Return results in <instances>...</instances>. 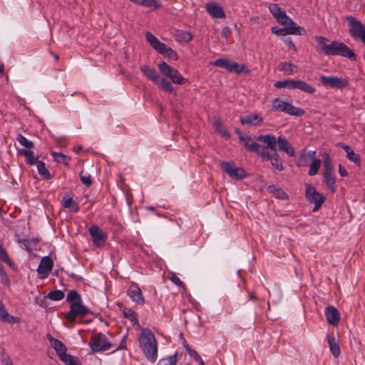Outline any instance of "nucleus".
<instances>
[{"instance_id": "nucleus-1", "label": "nucleus", "mask_w": 365, "mask_h": 365, "mask_svg": "<svg viewBox=\"0 0 365 365\" xmlns=\"http://www.w3.org/2000/svg\"><path fill=\"white\" fill-rule=\"evenodd\" d=\"M66 301L70 304V310L65 315V318L70 322H74L77 317L92 314V312L83 305L81 294L76 290L70 291L66 296Z\"/></svg>"}, {"instance_id": "nucleus-2", "label": "nucleus", "mask_w": 365, "mask_h": 365, "mask_svg": "<svg viewBox=\"0 0 365 365\" xmlns=\"http://www.w3.org/2000/svg\"><path fill=\"white\" fill-rule=\"evenodd\" d=\"M138 340L145 358L151 363L155 362L158 357V347L153 333L148 329H143Z\"/></svg>"}, {"instance_id": "nucleus-3", "label": "nucleus", "mask_w": 365, "mask_h": 365, "mask_svg": "<svg viewBox=\"0 0 365 365\" xmlns=\"http://www.w3.org/2000/svg\"><path fill=\"white\" fill-rule=\"evenodd\" d=\"M256 140L264 144H267L271 150L268 160L270 161L272 165L278 171H282L284 169L283 160L278 154L276 148L277 140L275 136L272 135H261L256 137Z\"/></svg>"}, {"instance_id": "nucleus-4", "label": "nucleus", "mask_w": 365, "mask_h": 365, "mask_svg": "<svg viewBox=\"0 0 365 365\" xmlns=\"http://www.w3.org/2000/svg\"><path fill=\"white\" fill-rule=\"evenodd\" d=\"M324 182L331 192L336 191L335 177L334 175V168L329 155L327 153L324 155Z\"/></svg>"}, {"instance_id": "nucleus-5", "label": "nucleus", "mask_w": 365, "mask_h": 365, "mask_svg": "<svg viewBox=\"0 0 365 365\" xmlns=\"http://www.w3.org/2000/svg\"><path fill=\"white\" fill-rule=\"evenodd\" d=\"M349 32L355 39L359 38L365 44V25L352 16H346Z\"/></svg>"}, {"instance_id": "nucleus-6", "label": "nucleus", "mask_w": 365, "mask_h": 365, "mask_svg": "<svg viewBox=\"0 0 365 365\" xmlns=\"http://www.w3.org/2000/svg\"><path fill=\"white\" fill-rule=\"evenodd\" d=\"M327 56H341L348 58L351 61H356V56L354 51L344 43L339 41H334L330 43V48Z\"/></svg>"}, {"instance_id": "nucleus-7", "label": "nucleus", "mask_w": 365, "mask_h": 365, "mask_svg": "<svg viewBox=\"0 0 365 365\" xmlns=\"http://www.w3.org/2000/svg\"><path fill=\"white\" fill-rule=\"evenodd\" d=\"M161 73L169 78L173 83L184 85L187 80L182 76L180 72L175 68L169 66L166 62L163 61L158 64Z\"/></svg>"}, {"instance_id": "nucleus-8", "label": "nucleus", "mask_w": 365, "mask_h": 365, "mask_svg": "<svg viewBox=\"0 0 365 365\" xmlns=\"http://www.w3.org/2000/svg\"><path fill=\"white\" fill-rule=\"evenodd\" d=\"M273 109L275 110L282 111L287 114L302 116L305 113V111L297 107H294L289 103L282 101L279 98H275L272 103Z\"/></svg>"}, {"instance_id": "nucleus-9", "label": "nucleus", "mask_w": 365, "mask_h": 365, "mask_svg": "<svg viewBox=\"0 0 365 365\" xmlns=\"http://www.w3.org/2000/svg\"><path fill=\"white\" fill-rule=\"evenodd\" d=\"M89 346L93 352H98L107 351L113 345L103 334L98 333L91 337Z\"/></svg>"}, {"instance_id": "nucleus-10", "label": "nucleus", "mask_w": 365, "mask_h": 365, "mask_svg": "<svg viewBox=\"0 0 365 365\" xmlns=\"http://www.w3.org/2000/svg\"><path fill=\"white\" fill-rule=\"evenodd\" d=\"M306 198L314 204V212L317 211L325 200V197L309 184H306Z\"/></svg>"}, {"instance_id": "nucleus-11", "label": "nucleus", "mask_w": 365, "mask_h": 365, "mask_svg": "<svg viewBox=\"0 0 365 365\" xmlns=\"http://www.w3.org/2000/svg\"><path fill=\"white\" fill-rule=\"evenodd\" d=\"M220 166L222 170L233 179L242 180L247 175L242 168H235L233 163L223 161L220 163Z\"/></svg>"}, {"instance_id": "nucleus-12", "label": "nucleus", "mask_w": 365, "mask_h": 365, "mask_svg": "<svg viewBox=\"0 0 365 365\" xmlns=\"http://www.w3.org/2000/svg\"><path fill=\"white\" fill-rule=\"evenodd\" d=\"M284 28H277L273 27L272 29V32L278 36H286L287 34L292 35H304L306 34L305 29L301 26H297L294 23V25H284Z\"/></svg>"}, {"instance_id": "nucleus-13", "label": "nucleus", "mask_w": 365, "mask_h": 365, "mask_svg": "<svg viewBox=\"0 0 365 365\" xmlns=\"http://www.w3.org/2000/svg\"><path fill=\"white\" fill-rule=\"evenodd\" d=\"M320 81L324 86H329L334 88H343L349 86V82L346 78L336 76H321Z\"/></svg>"}, {"instance_id": "nucleus-14", "label": "nucleus", "mask_w": 365, "mask_h": 365, "mask_svg": "<svg viewBox=\"0 0 365 365\" xmlns=\"http://www.w3.org/2000/svg\"><path fill=\"white\" fill-rule=\"evenodd\" d=\"M269 10L279 24L294 25V22L287 16L284 10L279 7L277 4H272L269 6Z\"/></svg>"}, {"instance_id": "nucleus-15", "label": "nucleus", "mask_w": 365, "mask_h": 365, "mask_svg": "<svg viewBox=\"0 0 365 365\" xmlns=\"http://www.w3.org/2000/svg\"><path fill=\"white\" fill-rule=\"evenodd\" d=\"M128 295L137 304L143 305L145 299L143 296L142 291L138 284L132 282L127 291Z\"/></svg>"}, {"instance_id": "nucleus-16", "label": "nucleus", "mask_w": 365, "mask_h": 365, "mask_svg": "<svg viewBox=\"0 0 365 365\" xmlns=\"http://www.w3.org/2000/svg\"><path fill=\"white\" fill-rule=\"evenodd\" d=\"M89 233L94 245L99 247L104 244L107 237L106 235L98 226H91L89 229Z\"/></svg>"}, {"instance_id": "nucleus-17", "label": "nucleus", "mask_w": 365, "mask_h": 365, "mask_svg": "<svg viewBox=\"0 0 365 365\" xmlns=\"http://www.w3.org/2000/svg\"><path fill=\"white\" fill-rule=\"evenodd\" d=\"M324 314L328 323L336 326L340 320L339 311L333 306H328L325 308Z\"/></svg>"}, {"instance_id": "nucleus-18", "label": "nucleus", "mask_w": 365, "mask_h": 365, "mask_svg": "<svg viewBox=\"0 0 365 365\" xmlns=\"http://www.w3.org/2000/svg\"><path fill=\"white\" fill-rule=\"evenodd\" d=\"M252 152L256 153L261 158L262 161H268L269 158V155L271 153V150L267 144L264 146L255 142H252Z\"/></svg>"}, {"instance_id": "nucleus-19", "label": "nucleus", "mask_w": 365, "mask_h": 365, "mask_svg": "<svg viewBox=\"0 0 365 365\" xmlns=\"http://www.w3.org/2000/svg\"><path fill=\"white\" fill-rule=\"evenodd\" d=\"M206 9L213 18L223 19L226 16L223 9L216 3H208Z\"/></svg>"}, {"instance_id": "nucleus-20", "label": "nucleus", "mask_w": 365, "mask_h": 365, "mask_svg": "<svg viewBox=\"0 0 365 365\" xmlns=\"http://www.w3.org/2000/svg\"><path fill=\"white\" fill-rule=\"evenodd\" d=\"M276 140L280 150L285 152L290 157L294 156V149L287 138L279 136Z\"/></svg>"}, {"instance_id": "nucleus-21", "label": "nucleus", "mask_w": 365, "mask_h": 365, "mask_svg": "<svg viewBox=\"0 0 365 365\" xmlns=\"http://www.w3.org/2000/svg\"><path fill=\"white\" fill-rule=\"evenodd\" d=\"M140 71L148 79L152 81L155 84H159L160 76L153 68L144 65L140 67Z\"/></svg>"}, {"instance_id": "nucleus-22", "label": "nucleus", "mask_w": 365, "mask_h": 365, "mask_svg": "<svg viewBox=\"0 0 365 365\" xmlns=\"http://www.w3.org/2000/svg\"><path fill=\"white\" fill-rule=\"evenodd\" d=\"M53 266V262L52 259L48 257H43L37 268V271L39 274H46L50 272Z\"/></svg>"}, {"instance_id": "nucleus-23", "label": "nucleus", "mask_w": 365, "mask_h": 365, "mask_svg": "<svg viewBox=\"0 0 365 365\" xmlns=\"http://www.w3.org/2000/svg\"><path fill=\"white\" fill-rule=\"evenodd\" d=\"M0 320L10 324L18 323L20 322L19 317L9 314L3 303L0 301Z\"/></svg>"}, {"instance_id": "nucleus-24", "label": "nucleus", "mask_w": 365, "mask_h": 365, "mask_svg": "<svg viewBox=\"0 0 365 365\" xmlns=\"http://www.w3.org/2000/svg\"><path fill=\"white\" fill-rule=\"evenodd\" d=\"M327 341L329 346L330 351L333 356L336 358L341 353V349L338 340L336 339L334 334L327 335Z\"/></svg>"}, {"instance_id": "nucleus-25", "label": "nucleus", "mask_w": 365, "mask_h": 365, "mask_svg": "<svg viewBox=\"0 0 365 365\" xmlns=\"http://www.w3.org/2000/svg\"><path fill=\"white\" fill-rule=\"evenodd\" d=\"M315 39L318 43V45L317 46V51L318 52L323 53L324 55L327 56L330 48V44L327 43V42H328L329 40L322 36H316Z\"/></svg>"}, {"instance_id": "nucleus-26", "label": "nucleus", "mask_w": 365, "mask_h": 365, "mask_svg": "<svg viewBox=\"0 0 365 365\" xmlns=\"http://www.w3.org/2000/svg\"><path fill=\"white\" fill-rule=\"evenodd\" d=\"M18 153L25 157L26 162L29 165H32L36 164V163L38 161L37 160V158L35 156L34 152L31 150H27L24 148L20 149L19 150Z\"/></svg>"}, {"instance_id": "nucleus-27", "label": "nucleus", "mask_w": 365, "mask_h": 365, "mask_svg": "<svg viewBox=\"0 0 365 365\" xmlns=\"http://www.w3.org/2000/svg\"><path fill=\"white\" fill-rule=\"evenodd\" d=\"M278 69L283 71L285 75H291L297 73L298 71L297 66L293 65L290 62H281L278 65Z\"/></svg>"}, {"instance_id": "nucleus-28", "label": "nucleus", "mask_w": 365, "mask_h": 365, "mask_svg": "<svg viewBox=\"0 0 365 365\" xmlns=\"http://www.w3.org/2000/svg\"><path fill=\"white\" fill-rule=\"evenodd\" d=\"M295 86L296 89H299L309 94H312L316 91V88L313 86L304 81L296 80Z\"/></svg>"}, {"instance_id": "nucleus-29", "label": "nucleus", "mask_w": 365, "mask_h": 365, "mask_svg": "<svg viewBox=\"0 0 365 365\" xmlns=\"http://www.w3.org/2000/svg\"><path fill=\"white\" fill-rule=\"evenodd\" d=\"M146 40L149 42L150 46L158 52L163 47L164 43L160 42L153 34L150 32L146 33Z\"/></svg>"}, {"instance_id": "nucleus-30", "label": "nucleus", "mask_w": 365, "mask_h": 365, "mask_svg": "<svg viewBox=\"0 0 365 365\" xmlns=\"http://www.w3.org/2000/svg\"><path fill=\"white\" fill-rule=\"evenodd\" d=\"M268 191L278 199H288V195L282 188L276 187L275 185H269L268 187Z\"/></svg>"}, {"instance_id": "nucleus-31", "label": "nucleus", "mask_w": 365, "mask_h": 365, "mask_svg": "<svg viewBox=\"0 0 365 365\" xmlns=\"http://www.w3.org/2000/svg\"><path fill=\"white\" fill-rule=\"evenodd\" d=\"M163 46H164V47L163 48L162 47L159 50L158 53L163 55L165 57H168L170 59H173L175 61L178 60V53L172 48L168 46L165 43Z\"/></svg>"}, {"instance_id": "nucleus-32", "label": "nucleus", "mask_w": 365, "mask_h": 365, "mask_svg": "<svg viewBox=\"0 0 365 365\" xmlns=\"http://www.w3.org/2000/svg\"><path fill=\"white\" fill-rule=\"evenodd\" d=\"M62 205L65 208H68L71 210V211L77 212L79 211V206L77 202H76L73 198H66L63 197L62 200Z\"/></svg>"}, {"instance_id": "nucleus-33", "label": "nucleus", "mask_w": 365, "mask_h": 365, "mask_svg": "<svg viewBox=\"0 0 365 365\" xmlns=\"http://www.w3.org/2000/svg\"><path fill=\"white\" fill-rule=\"evenodd\" d=\"M51 346L55 349L59 359L66 354L67 348L61 341L58 339Z\"/></svg>"}, {"instance_id": "nucleus-34", "label": "nucleus", "mask_w": 365, "mask_h": 365, "mask_svg": "<svg viewBox=\"0 0 365 365\" xmlns=\"http://www.w3.org/2000/svg\"><path fill=\"white\" fill-rule=\"evenodd\" d=\"M130 1L143 6L148 8L154 7L155 9H159L161 7V5L158 4L156 0H130Z\"/></svg>"}, {"instance_id": "nucleus-35", "label": "nucleus", "mask_w": 365, "mask_h": 365, "mask_svg": "<svg viewBox=\"0 0 365 365\" xmlns=\"http://www.w3.org/2000/svg\"><path fill=\"white\" fill-rule=\"evenodd\" d=\"M295 83H296V80H292V79L279 81L275 82L274 87L277 88H288L289 89H296Z\"/></svg>"}, {"instance_id": "nucleus-36", "label": "nucleus", "mask_w": 365, "mask_h": 365, "mask_svg": "<svg viewBox=\"0 0 365 365\" xmlns=\"http://www.w3.org/2000/svg\"><path fill=\"white\" fill-rule=\"evenodd\" d=\"M37 169L38 173L46 180L51 179L52 178L49 171L47 170L45 163L43 161L38 160L36 163Z\"/></svg>"}, {"instance_id": "nucleus-37", "label": "nucleus", "mask_w": 365, "mask_h": 365, "mask_svg": "<svg viewBox=\"0 0 365 365\" xmlns=\"http://www.w3.org/2000/svg\"><path fill=\"white\" fill-rule=\"evenodd\" d=\"M231 63L232 61L226 58H217L215 61L212 62L213 66L225 68L228 71L232 70L230 67Z\"/></svg>"}, {"instance_id": "nucleus-38", "label": "nucleus", "mask_w": 365, "mask_h": 365, "mask_svg": "<svg viewBox=\"0 0 365 365\" xmlns=\"http://www.w3.org/2000/svg\"><path fill=\"white\" fill-rule=\"evenodd\" d=\"M235 133L238 135L240 141L244 145L247 150H251V144L249 143L250 138L248 137V135L243 134L242 132L238 128L235 130Z\"/></svg>"}, {"instance_id": "nucleus-39", "label": "nucleus", "mask_w": 365, "mask_h": 365, "mask_svg": "<svg viewBox=\"0 0 365 365\" xmlns=\"http://www.w3.org/2000/svg\"><path fill=\"white\" fill-rule=\"evenodd\" d=\"M51 155L56 162L63 163L66 165L68 164V162L71 160V158L66 156L62 153L52 152Z\"/></svg>"}, {"instance_id": "nucleus-40", "label": "nucleus", "mask_w": 365, "mask_h": 365, "mask_svg": "<svg viewBox=\"0 0 365 365\" xmlns=\"http://www.w3.org/2000/svg\"><path fill=\"white\" fill-rule=\"evenodd\" d=\"M16 140L21 145L28 148L27 150H30L34 147V143L32 141L29 140L22 134H18Z\"/></svg>"}, {"instance_id": "nucleus-41", "label": "nucleus", "mask_w": 365, "mask_h": 365, "mask_svg": "<svg viewBox=\"0 0 365 365\" xmlns=\"http://www.w3.org/2000/svg\"><path fill=\"white\" fill-rule=\"evenodd\" d=\"M231 68L232 70L230 71V72H234L236 73H249L248 68H247L243 64L240 65L236 62H232L231 63Z\"/></svg>"}, {"instance_id": "nucleus-42", "label": "nucleus", "mask_w": 365, "mask_h": 365, "mask_svg": "<svg viewBox=\"0 0 365 365\" xmlns=\"http://www.w3.org/2000/svg\"><path fill=\"white\" fill-rule=\"evenodd\" d=\"M64 296H65V294L63 291L56 289V290L50 292L48 294L47 297L53 301H59V300L63 299Z\"/></svg>"}, {"instance_id": "nucleus-43", "label": "nucleus", "mask_w": 365, "mask_h": 365, "mask_svg": "<svg viewBox=\"0 0 365 365\" xmlns=\"http://www.w3.org/2000/svg\"><path fill=\"white\" fill-rule=\"evenodd\" d=\"M158 85L160 86L165 91L168 93H172L174 92V88L172 86L171 83L165 78H160V83Z\"/></svg>"}, {"instance_id": "nucleus-44", "label": "nucleus", "mask_w": 365, "mask_h": 365, "mask_svg": "<svg viewBox=\"0 0 365 365\" xmlns=\"http://www.w3.org/2000/svg\"><path fill=\"white\" fill-rule=\"evenodd\" d=\"M0 260L6 263L10 267H14V262L9 257L6 250L0 244Z\"/></svg>"}, {"instance_id": "nucleus-45", "label": "nucleus", "mask_w": 365, "mask_h": 365, "mask_svg": "<svg viewBox=\"0 0 365 365\" xmlns=\"http://www.w3.org/2000/svg\"><path fill=\"white\" fill-rule=\"evenodd\" d=\"M321 165V160L319 159L314 158L309 165V175L312 176L316 175L318 173V170Z\"/></svg>"}, {"instance_id": "nucleus-46", "label": "nucleus", "mask_w": 365, "mask_h": 365, "mask_svg": "<svg viewBox=\"0 0 365 365\" xmlns=\"http://www.w3.org/2000/svg\"><path fill=\"white\" fill-rule=\"evenodd\" d=\"M123 314L125 318L129 319L134 324L138 322V315L133 309H125L123 310Z\"/></svg>"}, {"instance_id": "nucleus-47", "label": "nucleus", "mask_w": 365, "mask_h": 365, "mask_svg": "<svg viewBox=\"0 0 365 365\" xmlns=\"http://www.w3.org/2000/svg\"><path fill=\"white\" fill-rule=\"evenodd\" d=\"M66 365H73L75 363L78 362V359L76 356H73L70 354H65V356L60 358Z\"/></svg>"}, {"instance_id": "nucleus-48", "label": "nucleus", "mask_w": 365, "mask_h": 365, "mask_svg": "<svg viewBox=\"0 0 365 365\" xmlns=\"http://www.w3.org/2000/svg\"><path fill=\"white\" fill-rule=\"evenodd\" d=\"M314 154V151L312 153V154H302L299 158L297 165L298 166H306L307 165L309 158H313Z\"/></svg>"}, {"instance_id": "nucleus-49", "label": "nucleus", "mask_w": 365, "mask_h": 365, "mask_svg": "<svg viewBox=\"0 0 365 365\" xmlns=\"http://www.w3.org/2000/svg\"><path fill=\"white\" fill-rule=\"evenodd\" d=\"M175 356L176 354L166 359H162L158 361V365H176Z\"/></svg>"}, {"instance_id": "nucleus-50", "label": "nucleus", "mask_w": 365, "mask_h": 365, "mask_svg": "<svg viewBox=\"0 0 365 365\" xmlns=\"http://www.w3.org/2000/svg\"><path fill=\"white\" fill-rule=\"evenodd\" d=\"M347 158L356 163L357 165H360L361 164V158L358 154H356L353 150L348 153L346 155Z\"/></svg>"}, {"instance_id": "nucleus-51", "label": "nucleus", "mask_w": 365, "mask_h": 365, "mask_svg": "<svg viewBox=\"0 0 365 365\" xmlns=\"http://www.w3.org/2000/svg\"><path fill=\"white\" fill-rule=\"evenodd\" d=\"M0 277H1V282L4 285L9 286L10 284V279L4 271V267L2 264H0Z\"/></svg>"}, {"instance_id": "nucleus-52", "label": "nucleus", "mask_w": 365, "mask_h": 365, "mask_svg": "<svg viewBox=\"0 0 365 365\" xmlns=\"http://www.w3.org/2000/svg\"><path fill=\"white\" fill-rule=\"evenodd\" d=\"M81 180L82 183H83L85 185L89 187L92 185V180L91 175L89 174H85L83 171H81L79 173Z\"/></svg>"}, {"instance_id": "nucleus-53", "label": "nucleus", "mask_w": 365, "mask_h": 365, "mask_svg": "<svg viewBox=\"0 0 365 365\" xmlns=\"http://www.w3.org/2000/svg\"><path fill=\"white\" fill-rule=\"evenodd\" d=\"M169 279L176 285L180 287L185 288V284L180 280V279L174 272L169 274Z\"/></svg>"}, {"instance_id": "nucleus-54", "label": "nucleus", "mask_w": 365, "mask_h": 365, "mask_svg": "<svg viewBox=\"0 0 365 365\" xmlns=\"http://www.w3.org/2000/svg\"><path fill=\"white\" fill-rule=\"evenodd\" d=\"M190 356L192 359H194L197 362L200 364V365H205L204 361H202L200 356L197 354V352L195 350L190 349L189 351H187Z\"/></svg>"}, {"instance_id": "nucleus-55", "label": "nucleus", "mask_w": 365, "mask_h": 365, "mask_svg": "<svg viewBox=\"0 0 365 365\" xmlns=\"http://www.w3.org/2000/svg\"><path fill=\"white\" fill-rule=\"evenodd\" d=\"M48 299V298L47 297V296L43 297H36V302L41 307H47Z\"/></svg>"}, {"instance_id": "nucleus-56", "label": "nucleus", "mask_w": 365, "mask_h": 365, "mask_svg": "<svg viewBox=\"0 0 365 365\" xmlns=\"http://www.w3.org/2000/svg\"><path fill=\"white\" fill-rule=\"evenodd\" d=\"M262 123V118L257 114H252V125H260Z\"/></svg>"}, {"instance_id": "nucleus-57", "label": "nucleus", "mask_w": 365, "mask_h": 365, "mask_svg": "<svg viewBox=\"0 0 365 365\" xmlns=\"http://www.w3.org/2000/svg\"><path fill=\"white\" fill-rule=\"evenodd\" d=\"M181 38L186 42H188L192 39V36L190 33L188 32H182Z\"/></svg>"}, {"instance_id": "nucleus-58", "label": "nucleus", "mask_w": 365, "mask_h": 365, "mask_svg": "<svg viewBox=\"0 0 365 365\" xmlns=\"http://www.w3.org/2000/svg\"><path fill=\"white\" fill-rule=\"evenodd\" d=\"M339 173L341 177H346L348 175L346 168L341 165H339Z\"/></svg>"}, {"instance_id": "nucleus-59", "label": "nucleus", "mask_w": 365, "mask_h": 365, "mask_svg": "<svg viewBox=\"0 0 365 365\" xmlns=\"http://www.w3.org/2000/svg\"><path fill=\"white\" fill-rule=\"evenodd\" d=\"M230 33V29L229 27H225V28H223V29L222 31L221 35L222 37H224L225 38L227 39Z\"/></svg>"}, {"instance_id": "nucleus-60", "label": "nucleus", "mask_w": 365, "mask_h": 365, "mask_svg": "<svg viewBox=\"0 0 365 365\" xmlns=\"http://www.w3.org/2000/svg\"><path fill=\"white\" fill-rule=\"evenodd\" d=\"M220 133L222 137L229 139L230 138V134L228 133L227 129L224 127L221 130H220Z\"/></svg>"}, {"instance_id": "nucleus-61", "label": "nucleus", "mask_w": 365, "mask_h": 365, "mask_svg": "<svg viewBox=\"0 0 365 365\" xmlns=\"http://www.w3.org/2000/svg\"><path fill=\"white\" fill-rule=\"evenodd\" d=\"M240 121H241L242 124H243V125H245V123L251 124V115H246L245 117L242 118Z\"/></svg>"}, {"instance_id": "nucleus-62", "label": "nucleus", "mask_w": 365, "mask_h": 365, "mask_svg": "<svg viewBox=\"0 0 365 365\" xmlns=\"http://www.w3.org/2000/svg\"><path fill=\"white\" fill-rule=\"evenodd\" d=\"M285 43L289 46V48H292L294 51L297 50V48H296L294 43H293V41L290 38L289 39H287L285 41Z\"/></svg>"}, {"instance_id": "nucleus-63", "label": "nucleus", "mask_w": 365, "mask_h": 365, "mask_svg": "<svg viewBox=\"0 0 365 365\" xmlns=\"http://www.w3.org/2000/svg\"><path fill=\"white\" fill-rule=\"evenodd\" d=\"M46 339L49 341L51 346L53 345V344H54V342H56L58 340L56 339H54L51 334H46Z\"/></svg>"}, {"instance_id": "nucleus-64", "label": "nucleus", "mask_w": 365, "mask_h": 365, "mask_svg": "<svg viewBox=\"0 0 365 365\" xmlns=\"http://www.w3.org/2000/svg\"><path fill=\"white\" fill-rule=\"evenodd\" d=\"M339 145L345 150V152L346 153V155H348V153H349V151H351L352 150L351 148V147L349 145H344L343 143H340Z\"/></svg>"}]
</instances>
